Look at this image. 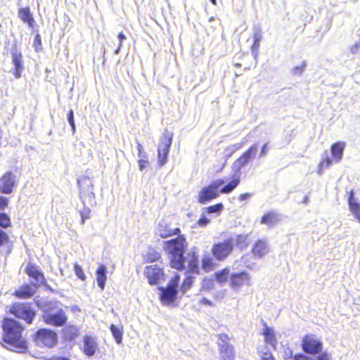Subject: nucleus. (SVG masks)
Wrapping results in <instances>:
<instances>
[{
  "mask_svg": "<svg viewBox=\"0 0 360 360\" xmlns=\"http://www.w3.org/2000/svg\"><path fill=\"white\" fill-rule=\"evenodd\" d=\"M2 340L20 352L28 348L27 340L22 337L23 326L17 320L5 317L2 320Z\"/></svg>",
  "mask_w": 360,
  "mask_h": 360,
  "instance_id": "1",
  "label": "nucleus"
},
{
  "mask_svg": "<svg viewBox=\"0 0 360 360\" xmlns=\"http://www.w3.org/2000/svg\"><path fill=\"white\" fill-rule=\"evenodd\" d=\"M188 247V243L184 235L164 242L163 249L169 257V265L178 271L185 268L184 252Z\"/></svg>",
  "mask_w": 360,
  "mask_h": 360,
  "instance_id": "2",
  "label": "nucleus"
},
{
  "mask_svg": "<svg viewBox=\"0 0 360 360\" xmlns=\"http://www.w3.org/2000/svg\"><path fill=\"white\" fill-rule=\"evenodd\" d=\"M240 182V173L233 174L231 181L218 191L219 187L221 186L224 181L223 179L214 180L200 190L198 197V202L200 204H205L217 198L219 193H230L239 185Z\"/></svg>",
  "mask_w": 360,
  "mask_h": 360,
  "instance_id": "3",
  "label": "nucleus"
},
{
  "mask_svg": "<svg viewBox=\"0 0 360 360\" xmlns=\"http://www.w3.org/2000/svg\"><path fill=\"white\" fill-rule=\"evenodd\" d=\"M79 188V197L82 200L84 207L80 211L82 223L90 218L91 210L86 206V204L91 205L94 202L95 195L94 193V185L92 181L88 176H82L77 180Z\"/></svg>",
  "mask_w": 360,
  "mask_h": 360,
  "instance_id": "4",
  "label": "nucleus"
},
{
  "mask_svg": "<svg viewBox=\"0 0 360 360\" xmlns=\"http://www.w3.org/2000/svg\"><path fill=\"white\" fill-rule=\"evenodd\" d=\"M31 337L34 345L41 348H53L58 341L57 333L46 328L38 329Z\"/></svg>",
  "mask_w": 360,
  "mask_h": 360,
  "instance_id": "5",
  "label": "nucleus"
},
{
  "mask_svg": "<svg viewBox=\"0 0 360 360\" xmlns=\"http://www.w3.org/2000/svg\"><path fill=\"white\" fill-rule=\"evenodd\" d=\"M8 311L15 318L23 320L27 324H32L36 316V311L29 302H15L10 306Z\"/></svg>",
  "mask_w": 360,
  "mask_h": 360,
  "instance_id": "6",
  "label": "nucleus"
},
{
  "mask_svg": "<svg viewBox=\"0 0 360 360\" xmlns=\"http://www.w3.org/2000/svg\"><path fill=\"white\" fill-rule=\"evenodd\" d=\"M232 243V240L228 238L214 243L211 248L213 257L219 262L226 260L233 250Z\"/></svg>",
  "mask_w": 360,
  "mask_h": 360,
  "instance_id": "7",
  "label": "nucleus"
},
{
  "mask_svg": "<svg viewBox=\"0 0 360 360\" xmlns=\"http://www.w3.org/2000/svg\"><path fill=\"white\" fill-rule=\"evenodd\" d=\"M173 134L165 129L162 133L158 147V162L160 166L165 165L167 160V155L172 143Z\"/></svg>",
  "mask_w": 360,
  "mask_h": 360,
  "instance_id": "8",
  "label": "nucleus"
},
{
  "mask_svg": "<svg viewBox=\"0 0 360 360\" xmlns=\"http://www.w3.org/2000/svg\"><path fill=\"white\" fill-rule=\"evenodd\" d=\"M301 346L302 350L309 354H319L323 349L321 340L312 333L307 334L302 338Z\"/></svg>",
  "mask_w": 360,
  "mask_h": 360,
  "instance_id": "9",
  "label": "nucleus"
},
{
  "mask_svg": "<svg viewBox=\"0 0 360 360\" xmlns=\"http://www.w3.org/2000/svg\"><path fill=\"white\" fill-rule=\"evenodd\" d=\"M41 319L44 323L54 327L64 326L68 321L67 315L62 309H59L55 313L44 312L41 315Z\"/></svg>",
  "mask_w": 360,
  "mask_h": 360,
  "instance_id": "10",
  "label": "nucleus"
},
{
  "mask_svg": "<svg viewBox=\"0 0 360 360\" xmlns=\"http://www.w3.org/2000/svg\"><path fill=\"white\" fill-rule=\"evenodd\" d=\"M144 275L151 285H155L165 281L164 269L157 264L148 265L145 267Z\"/></svg>",
  "mask_w": 360,
  "mask_h": 360,
  "instance_id": "11",
  "label": "nucleus"
},
{
  "mask_svg": "<svg viewBox=\"0 0 360 360\" xmlns=\"http://www.w3.org/2000/svg\"><path fill=\"white\" fill-rule=\"evenodd\" d=\"M250 281V276L248 272H234L229 276V285L233 290H237L244 285H249Z\"/></svg>",
  "mask_w": 360,
  "mask_h": 360,
  "instance_id": "12",
  "label": "nucleus"
},
{
  "mask_svg": "<svg viewBox=\"0 0 360 360\" xmlns=\"http://www.w3.org/2000/svg\"><path fill=\"white\" fill-rule=\"evenodd\" d=\"M37 288H38V284L25 283L16 289L13 295L18 299H30L36 293Z\"/></svg>",
  "mask_w": 360,
  "mask_h": 360,
  "instance_id": "13",
  "label": "nucleus"
},
{
  "mask_svg": "<svg viewBox=\"0 0 360 360\" xmlns=\"http://www.w3.org/2000/svg\"><path fill=\"white\" fill-rule=\"evenodd\" d=\"M25 273L35 281L33 284H38V288L46 284V279L43 272L36 265L28 264L25 268Z\"/></svg>",
  "mask_w": 360,
  "mask_h": 360,
  "instance_id": "14",
  "label": "nucleus"
},
{
  "mask_svg": "<svg viewBox=\"0 0 360 360\" xmlns=\"http://www.w3.org/2000/svg\"><path fill=\"white\" fill-rule=\"evenodd\" d=\"M262 326L263 329L260 334L264 337V342L270 345L272 348L276 349L277 346V338L274 328L269 326L264 321H262Z\"/></svg>",
  "mask_w": 360,
  "mask_h": 360,
  "instance_id": "15",
  "label": "nucleus"
},
{
  "mask_svg": "<svg viewBox=\"0 0 360 360\" xmlns=\"http://www.w3.org/2000/svg\"><path fill=\"white\" fill-rule=\"evenodd\" d=\"M15 186V178L11 172H6L0 178V193L9 194L13 192Z\"/></svg>",
  "mask_w": 360,
  "mask_h": 360,
  "instance_id": "16",
  "label": "nucleus"
},
{
  "mask_svg": "<svg viewBox=\"0 0 360 360\" xmlns=\"http://www.w3.org/2000/svg\"><path fill=\"white\" fill-rule=\"evenodd\" d=\"M98 344L96 338L90 335H84L83 338V352L87 356H94L98 350Z\"/></svg>",
  "mask_w": 360,
  "mask_h": 360,
  "instance_id": "17",
  "label": "nucleus"
},
{
  "mask_svg": "<svg viewBox=\"0 0 360 360\" xmlns=\"http://www.w3.org/2000/svg\"><path fill=\"white\" fill-rule=\"evenodd\" d=\"M160 290L161 291L160 299L162 304H172L177 295V289L172 288L170 287H160Z\"/></svg>",
  "mask_w": 360,
  "mask_h": 360,
  "instance_id": "18",
  "label": "nucleus"
},
{
  "mask_svg": "<svg viewBox=\"0 0 360 360\" xmlns=\"http://www.w3.org/2000/svg\"><path fill=\"white\" fill-rule=\"evenodd\" d=\"M251 252L255 257L262 258L269 252L267 241L265 239H258L253 244Z\"/></svg>",
  "mask_w": 360,
  "mask_h": 360,
  "instance_id": "19",
  "label": "nucleus"
},
{
  "mask_svg": "<svg viewBox=\"0 0 360 360\" xmlns=\"http://www.w3.org/2000/svg\"><path fill=\"white\" fill-rule=\"evenodd\" d=\"M258 146L255 143L249 147L237 160L236 162L239 167H244L250 160L253 158L257 151Z\"/></svg>",
  "mask_w": 360,
  "mask_h": 360,
  "instance_id": "20",
  "label": "nucleus"
},
{
  "mask_svg": "<svg viewBox=\"0 0 360 360\" xmlns=\"http://www.w3.org/2000/svg\"><path fill=\"white\" fill-rule=\"evenodd\" d=\"M12 63L14 66L13 75L15 78L18 79L21 77L23 70L22 55L20 51H14L12 53Z\"/></svg>",
  "mask_w": 360,
  "mask_h": 360,
  "instance_id": "21",
  "label": "nucleus"
},
{
  "mask_svg": "<svg viewBox=\"0 0 360 360\" xmlns=\"http://www.w3.org/2000/svg\"><path fill=\"white\" fill-rule=\"evenodd\" d=\"M228 239L232 240L233 249L236 247L238 249L243 250L247 248L250 244L249 236L248 234H238L234 237H229Z\"/></svg>",
  "mask_w": 360,
  "mask_h": 360,
  "instance_id": "22",
  "label": "nucleus"
},
{
  "mask_svg": "<svg viewBox=\"0 0 360 360\" xmlns=\"http://www.w3.org/2000/svg\"><path fill=\"white\" fill-rule=\"evenodd\" d=\"M218 347L221 360H234L236 354L232 345L219 344Z\"/></svg>",
  "mask_w": 360,
  "mask_h": 360,
  "instance_id": "23",
  "label": "nucleus"
},
{
  "mask_svg": "<svg viewBox=\"0 0 360 360\" xmlns=\"http://www.w3.org/2000/svg\"><path fill=\"white\" fill-rule=\"evenodd\" d=\"M281 221L279 214L274 210L269 211L263 214L260 223L269 226H274Z\"/></svg>",
  "mask_w": 360,
  "mask_h": 360,
  "instance_id": "24",
  "label": "nucleus"
},
{
  "mask_svg": "<svg viewBox=\"0 0 360 360\" xmlns=\"http://www.w3.org/2000/svg\"><path fill=\"white\" fill-rule=\"evenodd\" d=\"M348 204L351 212L360 223V202H357L354 198V192L352 190L348 193Z\"/></svg>",
  "mask_w": 360,
  "mask_h": 360,
  "instance_id": "25",
  "label": "nucleus"
},
{
  "mask_svg": "<svg viewBox=\"0 0 360 360\" xmlns=\"http://www.w3.org/2000/svg\"><path fill=\"white\" fill-rule=\"evenodd\" d=\"M158 233L162 238H167L173 236L181 235V229L178 227L171 229L168 224H160L158 227Z\"/></svg>",
  "mask_w": 360,
  "mask_h": 360,
  "instance_id": "26",
  "label": "nucleus"
},
{
  "mask_svg": "<svg viewBox=\"0 0 360 360\" xmlns=\"http://www.w3.org/2000/svg\"><path fill=\"white\" fill-rule=\"evenodd\" d=\"M345 144L344 142H335L330 146V153L333 160L335 162H340L343 156V152Z\"/></svg>",
  "mask_w": 360,
  "mask_h": 360,
  "instance_id": "27",
  "label": "nucleus"
},
{
  "mask_svg": "<svg viewBox=\"0 0 360 360\" xmlns=\"http://www.w3.org/2000/svg\"><path fill=\"white\" fill-rule=\"evenodd\" d=\"M190 259L188 262V270L186 274H200V271L198 266V257L195 252L189 254Z\"/></svg>",
  "mask_w": 360,
  "mask_h": 360,
  "instance_id": "28",
  "label": "nucleus"
},
{
  "mask_svg": "<svg viewBox=\"0 0 360 360\" xmlns=\"http://www.w3.org/2000/svg\"><path fill=\"white\" fill-rule=\"evenodd\" d=\"M214 259H215L213 256L211 257L208 254L204 255L201 259V269L206 273L213 271L217 266Z\"/></svg>",
  "mask_w": 360,
  "mask_h": 360,
  "instance_id": "29",
  "label": "nucleus"
},
{
  "mask_svg": "<svg viewBox=\"0 0 360 360\" xmlns=\"http://www.w3.org/2000/svg\"><path fill=\"white\" fill-rule=\"evenodd\" d=\"M18 15L24 22L28 24L29 27H34V19L29 7L20 8L18 11Z\"/></svg>",
  "mask_w": 360,
  "mask_h": 360,
  "instance_id": "30",
  "label": "nucleus"
},
{
  "mask_svg": "<svg viewBox=\"0 0 360 360\" xmlns=\"http://www.w3.org/2000/svg\"><path fill=\"white\" fill-rule=\"evenodd\" d=\"M62 334L64 339L72 340L79 335V329L73 325H68L62 330Z\"/></svg>",
  "mask_w": 360,
  "mask_h": 360,
  "instance_id": "31",
  "label": "nucleus"
},
{
  "mask_svg": "<svg viewBox=\"0 0 360 360\" xmlns=\"http://www.w3.org/2000/svg\"><path fill=\"white\" fill-rule=\"evenodd\" d=\"M106 268L104 265H101L96 270V280L98 282V285L101 288V290H103L105 285L106 281Z\"/></svg>",
  "mask_w": 360,
  "mask_h": 360,
  "instance_id": "32",
  "label": "nucleus"
},
{
  "mask_svg": "<svg viewBox=\"0 0 360 360\" xmlns=\"http://www.w3.org/2000/svg\"><path fill=\"white\" fill-rule=\"evenodd\" d=\"M262 35L259 30H257L253 34V44L251 46V51L253 53L255 58L258 56L259 49L260 46V41L262 40Z\"/></svg>",
  "mask_w": 360,
  "mask_h": 360,
  "instance_id": "33",
  "label": "nucleus"
},
{
  "mask_svg": "<svg viewBox=\"0 0 360 360\" xmlns=\"http://www.w3.org/2000/svg\"><path fill=\"white\" fill-rule=\"evenodd\" d=\"M230 275V269L229 267H225L218 271H216L214 274V278L218 283H224L227 281Z\"/></svg>",
  "mask_w": 360,
  "mask_h": 360,
  "instance_id": "34",
  "label": "nucleus"
},
{
  "mask_svg": "<svg viewBox=\"0 0 360 360\" xmlns=\"http://www.w3.org/2000/svg\"><path fill=\"white\" fill-rule=\"evenodd\" d=\"M161 259V253L153 248L149 249L144 256L145 262L148 263L158 262Z\"/></svg>",
  "mask_w": 360,
  "mask_h": 360,
  "instance_id": "35",
  "label": "nucleus"
},
{
  "mask_svg": "<svg viewBox=\"0 0 360 360\" xmlns=\"http://www.w3.org/2000/svg\"><path fill=\"white\" fill-rule=\"evenodd\" d=\"M110 330L112 334L113 338H115V342L117 344H120L122 341L123 327H117L115 324H111L110 326Z\"/></svg>",
  "mask_w": 360,
  "mask_h": 360,
  "instance_id": "36",
  "label": "nucleus"
},
{
  "mask_svg": "<svg viewBox=\"0 0 360 360\" xmlns=\"http://www.w3.org/2000/svg\"><path fill=\"white\" fill-rule=\"evenodd\" d=\"M194 278H195L193 276H192L191 275H190V274H186V276L184 279V281L181 283V290L182 292H184L186 290H188L189 288H191V287L193 285Z\"/></svg>",
  "mask_w": 360,
  "mask_h": 360,
  "instance_id": "37",
  "label": "nucleus"
},
{
  "mask_svg": "<svg viewBox=\"0 0 360 360\" xmlns=\"http://www.w3.org/2000/svg\"><path fill=\"white\" fill-rule=\"evenodd\" d=\"M332 163V160L328 156L324 157L322 158V160L320 161V162L318 165V169L317 172L319 174H321L323 169L326 168H328L330 167V165Z\"/></svg>",
  "mask_w": 360,
  "mask_h": 360,
  "instance_id": "38",
  "label": "nucleus"
},
{
  "mask_svg": "<svg viewBox=\"0 0 360 360\" xmlns=\"http://www.w3.org/2000/svg\"><path fill=\"white\" fill-rule=\"evenodd\" d=\"M11 220L6 213H0V227L7 229L11 226Z\"/></svg>",
  "mask_w": 360,
  "mask_h": 360,
  "instance_id": "39",
  "label": "nucleus"
},
{
  "mask_svg": "<svg viewBox=\"0 0 360 360\" xmlns=\"http://www.w3.org/2000/svg\"><path fill=\"white\" fill-rule=\"evenodd\" d=\"M10 237L6 232L0 229V248L10 243Z\"/></svg>",
  "mask_w": 360,
  "mask_h": 360,
  "instance_id": "40",
  "label": "nucleus"
},
{
  "mask_svg": "<svg viewBox=\"0 0 360 360\" xmlns=\"http://www.w3.org/2000/svg\"><path fill=\"white\" fill-rule=\"evenodd\" d=\"M74 271L78 278L82 281H85L86 275L80 265L77 263L74 264Z\"/></svg>",
  "mask_w": 360,
  "mask_h": 360,
  "instance_id": "41",
  "label": "nucleus"
},
{
  "mask_svg": "<svg viewBox=\"0 0 360 360\" xmlns=\"http://www.w3.org/2000/svg\"><path fill=\"white\" fill-rule=\"evenodd\" d=\"M260 360H276L273 353L269 350L259 352Z\"/></svg>",
  "mask_w": 360,
  "mask_h": 360,
  "instance_id": "42",
  "label": "nucleus"
},
{
  "mask_svg": "<svg viewBox=\"0 0 360 360\" xmlns=\"http://www.w3.org/2000/svg\"><path fill=\"white\" fill-rule=\"evenodd\" d=\"M180 281V276L176 274L169 281L167 287L176 289Z\"/></svg>",
  "mask_w": 360,
  "mask_h": 360,
  "instance_id": "43",
  "label": "nucleus"
},
{
  "mask_svg": "<svg viewBox=\"0 0 360 360\" xmlns=\"http://www.w3.org/2000/svg\"><path fill=\"white\" fill-rule=\"evenodd\" d=\"M33 46L34 48V50L38 52L41 50V39L39 34H37L34 36V41H33Z\"/></svg>",
  "mask_w": 360,
  "mask_h": 360,
  "instance_id": "44",
  "label": "nucleus"
},
{
  "mask_svg": "<svg viewBox=\"0 0 360 360\" xmlns=\"http://www.w3.org/2000/svg\"><path fill=\"white\" fill-rule=\"evenodd\" d=\"M223 208H224V206L221 203H217V204L207 207V212L208 213L217 212L222 210Z\"/></svg>",
  "mask_w": 360,
  "mask_h": 360,
  "instance_id": "45",
  "label": "nucleus"
},
{
  "mask_svg": "<svg viewBox=\"0 0 360 360\" xmlns=\"http://www.w3.org/2000/svg\"><path fill=\"white\" fill-rule=\"evenodd\" d=\"M218 340L220 341L219 344H224V345H231L229 342V337L227 334L225 333H220L217 335Z\"/></svg>",
  "mask_w": 360,
  "mask_h": 360,
  "instance_id": "46",
  "label": "nucleus"
},
{
  "mask_svg": "<svg viewBox=\"0 0 360 360\" xmlns=\"http://www.w3.org/2000/svg\"><path fill=\"white\" fill-rule=\"evenodd\" d=\"M313 360H332V358L329 353L326 352H321L315 359H313Z\"/></svg>",
  "mask_w": 360,
  "mask_h": 360,
  "instance_id": "47",
  "label": "nucleus"
},
{
  "mask_svg": "<svg viewBox=\"0 0 360 360\" xmlns=\"http://www.w3.org/2000/svg\"><path fill=\"white\" fill-rule=\"evenodd\" d=\"M68 122L71 125V127H72V129L73 131H75V122H74V112L72 110H70L69 112H68Z\"/></svg>",
  "mask_w": 360,
  "mask_h": 360,
  "instance_id": "48",
  "label": "nucleus"
},
{
  "mask_svg": "<svg viewBox=\"0 0 360 360\" xmlns=\"http://www.w3.org/2000/svg\"><path fill=\"white\" fill-rule=\"evenodd\" d=\"M306 64L303 63L300 65L295 66L292 68V72L295 75H300L304 71Z\"/></svg>",
  "mask_w": 360,
  "mask_h": 360,
  "instance_id": "49",
  "label": "nucleus"
},
{
  "mask_svg": "<svg viewBox=\"0 0 360 360\" xmlns=\"http://www.w3.org/2000/svg\"><path fill=\"white\" fill-rule=\"evenodd\" d=\"M8 198L4 196H0V210H4L8 205Z\"/></svg>",
  "mask_w": 360,
  "mask_h": 360,
  "instance_id": "50",
  "label": "nucleus"
},
{
  "mask_svg": "<svg viewBox=\"0 0 360 360\" xmlns=\"http://www.w3.org/2000/svg\"><path fill=\"white\" fill-rule=\"evenodd\" d=\"M137 150H138V155L139 157L143 158H146V153L144 150V148L143 146L141 143L137 144Z\"/></svg>",
  "mask_w": 360,
  "mask_h": 360,
  "instance_id": "51",
  "label": "nucleus"
},
{
  "mask_svg": "<svg viewBox=\"0 0 360 360\" xmlns=\"http://www.w3.org/2000/svg\"><path fill=\"white\" fill-rule=\"evenodd\" d=\"M138 164H139V168L140 170H143L144 168H146L149 162H148V160H146V158H143L142 159H140L138 162Z\"/></svg>",
  "mask_w": 360,
  "mask_h": 360,
  "instance_id": "52",
  "label": "nucleus"
},
{
  "mask_svg": "<svg viewBox=\"0 0 360 360\" xmlns=\"http://www.w3.org/2000/svg\"><path fill=\"white\" fill-rule=\"evenodd\" d=\"M42 360H70V359L63 356L54 355L49 357H45Z\"/></svg>",
  "mask_w": 360,
  "mask_h": 360,
  "instance_id": "53",
  "label": "nucleus"
},
{
  "mask_svg": "<svg viewBox=\"0 0 360 360\" xmlns=\"http://www.w3.org/2000/svg\"><path fill=\"white\" fill-rule=\"evenodd\" d=\"M210 223V219L205 216H202L198 221V224L201 226H205Z\"/></svg>",
  "mask_w": 360,
  "mask_h": 360,
  "instance_id": "54",
  "label": "nucleus"
},
{
  "mask_svg": "<svg viewBox=\"0 0 360 360\" xmlns=\"http://www.w3.org/2000/svg\"><path fill=\"white\" fill-rule=\"evenodd\" d=\"M295 360H313V359L302 354L299 353L295 355L294 356Z\"/></svg>",
  "mask_w": 360,
  "mask_h": 360,
  "instance_id": "55",
  "label": "nucleus"
},
{
  "mask_svg": "<svg viewBox=\"0 0 360 360\" xmlns=\"http://www.w3.org/2000/svg\"><path fill=\"white\" fill-rule=\"evenodd\" d=\"M267 150H268L267 143H265L262 146V147L261 148L260 155L264 156L267 153Z\"/></svg>",
  "mask_w": 360,
  "mask_h": 360,
  "instance_id": "56",
  "label": "nucleus"
},
{
  "mask_svg": "<svg viewBox=\"0 0 360 360\" xmlns=\"http://www.w3.org/2000/svg\"><path fill=\"white\" fill-rule=\"evenodd\" d=\"M250 196H251L250 193H245L240 194L239 195L238 198H239L240 200L243 201V200H245L247 198H250Z\"/></svg>",
  "mask_w": 360,
  "mask_h": 360,
  "instance_id": "57",
  "label": "nucleus"
},
{
  "mask_svg": "<svg viewBox=\"0 0 360 360\" xmlns=\"http://www.w3.org/2000/svg\"><path fill=\"white\" fill-rule=\"evenodd\" d=\"M200 303L202 304H207V305H209V306H212L213 305L212 302L210 300H207V298H205V297L200 300Z\"/></svg>",
  "mask_w": 360,
  "mask_h": 360,
  "instance_id": "58",
  "label": "nucleus"
},
{
  "mask_svg": "<svg viewBox=\"0 0 360 360\" xmlns=\"http://www.w3.org/2000/svg\"><path fill=\"white\" fill-rule=\"evenodd\" d=\"M117 37L120 40V46H121L122 43L126 39V37L122 32H120L118 34Z\"/></svg>",
  "mask_w": 360,
  "mask_h": 360,
  "instance_id": "59",
  "label": "nucleus"
},
{
  "mask_svg": "<svg viewBox=\"0 0 360 360\" xmlns=\"http://www.w3.org/2000/svg\"><path fill=\"white\" fill-rule=\"evenodd\" d=\"M213 5H217V0H210Z\"/></svg>",
  "mask_w": 360,
  "mask_h": 360,
  "instance_id": "60",
  "label": "nucleus"
},
{
  "mask_svg": "<svg viewBox=\"0 0 360 360\" xmlns=\"http://www.w3.org/2000/svg\"><path fill=\"white\" fill-rule=\"evenodd\" d=\"M234 66L236 67V68H240V67H241V65L240 63H236L234 65Z\"/></svg>",
  "mask_w": 360,
  "mask_h": 360,
  "instance_id": "61",
  "label": "nucleus"
}]
</instances>
